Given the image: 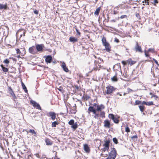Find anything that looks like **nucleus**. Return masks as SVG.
<instances>
[{
	"label": "nucleus",
	"instance_id": "1a4fd4ad",
	"mask_svg": "<svg viewBox=\"0 0 159 159\" xmlns=\"http://www.w3.org/2000/svg\"><path fill=\"white\" fill-rule=\"evenodd\" d=\"M96 107V112L98 111V112L102 111V110L104 109L105 107L102 104L97 105Z\"/></svg>",
	"mask_w": 159,
	"mask_h": 159
},
{
	"label": "nucleus",
	"instance_id": "6ab92c4d",
	"mask_svg": "<svg viewBox=\"0 0 159 159\" xmlns=\"http://www.w3.org/2000/svg\"><path fill=\"white\" fill-rule=\"evenodd\" d=\"M20 32H22L23 33V34H20V38L22 36V35H23V36H25V31L23 30V29H21L19 30L17 32V34H19V33Z\"/></svg>",
	"mask_w": 159,
	"mask_h": 159
},
{
	"label": "nucleus",
	"instance_id": "79ce46f5",
	"mask_svg": "<svg viewBox=\"0 0 159 159\" xmlns=\"http://www.w3.org/2000/svg\"><path fill=\"white\" fill-rule=\"evenodd\" d=\"M10 94L14 98H16V96L12 91L11 90V92Z\"/></svg>",
	"mask_w": 159,
	"mask_h": 159
},
{
	"label": "nucleus",
	"instance_id": "9b49d317",
	"mask_svg": "<svg viewBox=\"0 0 159 159\" xmlns=\"http://www.w3.org/2000/svg\"><path fill=\"white\" fill-rule=\"evenodd\" d=\"M61 67L64 71L66 72H68L69 70L67 67L66 63L64 62H62L61 63Z\"/></svg>",
	"mask_w": 159,
	"mask_h": 159
},
{
	"label": "nucleus",
	"instance_id": "0eeeda50",
	"mask_svg": "<svg viewBox=\"0 0 159 159\" xmlns=\"http://www.w3.org/2000/svg\"><path fill=\"white\" fill-rule=\"evenodd\" d=\"M106 93L107 94H109L111 93L114 90V88L111 86H108L107 88Z\"/></svg>",
	"mask_w": 159,
	"mask_h": 159
},
{
	"label": "nucleus",
	"instance_id": "f03ea898",
	"mask_svg": "<svg viewBox=\"0 0 159 159\" xmlns=\"http://www.w3.org/2000/svg\"><path fill=\"white\" fill-rule=\"evenodd\" d=\"M117 153L114 148H112L109 153V155L106 159H115L116 157Z\"/></svg>",
	"mask_w": 159,
	"mask_h": 159
},
{
	"label": "nucleus",
	"instance_id": "680f3d73",
	"mask_svg": "<svg viewBox=\"0 0 159 159\" xmlns=\"http://www.w3.org/2000/svg\"><path fill=\"white\" fill-rule=\"evenodd\" d=\"M93 106H97V104L96 103H94L93 104Z\"/></svg>",
	"mask_w": 159,
	"mask_h": 159
},
{
	"label": "nucleus",
	"instance_id": "49530a36",
	"mask_svg": "<svg viewBox=\"0 0 159 159\" xmlns=\"http://www.w3.org/2000/svg\"><path fill=\"white\" fill-rule=\"evenodd\" d=\"M45 62L47 64L50 63L52 62V60H45Z\"/></svg>",
	"mask_w": 159,
	"mask_h": 159
},
{
	"label": "nucleus",
	"instance_id": "a211bd4d",
	"mask_svg": "<svg viewBox=\"0 0 159 159\" xmlns=\"http://www.w3.org/2000/svg\"><path fill=\"white\" fill-rule=\"evenodd\" d=\"M46 144L48 145H51L52 144V142L49 139L47 138L45 140Z\"/></svg>",
	"mask_w": 159,
	"mask_h": 159
},
{
	"label": "nucleus",
	"instance_id": "c9c22d12",
	"mask_svg": "<svg viewBox=\"0 0 159 159\" xmlns=\"http://www.w3.org/2000/svg\"><path fill=\"white\" fill-rule=\"evenodd\" d=\"M52 58L51 56H48L46 57L45 60H52Z\"/></svg>",
	"mask_w": 159,
	"mask_h": 159
},
{
	"label": "nucleus",
	"instance_id": "338daca9",
	"mask_svg": "<svg viewBox=\"0 0 159 159\" xmlns=\"http://www.w3.org/2000/svg\"><path fill=\"white\" fill-rule=\"evenodd\" d=\"M125 93H124L123 95H124V96H125Z\"/></svg>",
	"mask_w": 159,
	"mask_h": 159
},
{
	"label": "nucleus",
	"instance_id": "f704fd0d",
	"mask_svg": "<svg viewBox=\"0 0 159 159\" xmlns=\"http://www.w3.org/2000/svg\"><path fill=\"white\" fill-rule=\"evenodd\" d=\"M74 120H71L68 122V124L70 125H72L74 123Z\"/></svg>",
	"mask_w": 159,
	"mask_h": 159
},
{
	"label": "nucleus",
	"instance_id": "ddd939ff",
	"mask_svg": "<svg viewBox=\"0 0 159 159\" xmlns=\"http://www.w3.org/2000/svg\"><path fill=\"white\" fill-rule=\"evenodd\" d=\"M29 52L32 54H35L36 52V51L35 50V47L34 46H33L29 48Z\"/></svg>",
	"mask_w": 159,
	"mask_h": 159
},
{
	"label": "nucleus",
	"instance_id": "3c124183",
	"mask_svg": "<svg viewBox=\"0 0 159 159\" xmlns=\"http://www.w3.org/2000/svg\"><path fill=\"white\" fill-rule=\"evenodd\" d=\"M17 58H18V59H19L20 58L22 59H24V57L23 56H22V57H21L20 56L18 55V56H17Z\"/></svg>",
	"mask_w": 159,
	"mask_h": 159
},
{
	"label": "nucleus",
	"instance_id": "6e6d98bb",
	"mask_svg": "<svg viewBox=\"0 0 159 159\" xmlns=\"http://www.w3.org/2000/svg\"><path fill=\"white\" fill-rule=\"evenodd\" d=\"M63 89L61 87H60L59 88H58V90L60 91H62Z\"/></svg>",
	"mask_w": 159,
	"mask_h": 159
},
{
	"label": "nucleus",
	"instance_id": "5fc2aeb1",
	"mask_svg": "<svg viewBox=\"0 0 159 159\" xmlns=\"http://www.w3.org/2000/svg\"><path fill=\"white\" fill-rule=\"evenodd\" d=\"M128 90L129 93L134 91H133L132 89H131L129 88L128 89Z\"/></svg>",
	"mask_w": 159,
	"mask_h": 159
},
{
	"label": "nucleus",
	"instance_id": "bf43d9fd",
	"mask_svg": "<svg viewBox=\"0 0 159 159\" xmlns=\"http://www.w3.org/2000/svg\"><path fill=\"white\" fill-rule=\"evenodd\" d=\"M85 97L86 99H88L89 98V96H86Z\"/></svg>",
	"mask_w": 159,
	"mask_h": 159
},
{
	"label": "nucleus",
	"instance_id": "8fccbe9b",
	"mask_svg": "<svg viewBox=\"0 0 159 159\" xmlns=\"http://www.w3.org/2000/svg\"><path fill=\"white\" fill-rule=\"evenodd\" d=\"M34 12L35 14L36 15H38L39 13L38 11L37 10L34 11Z\"/></svg>",
	"mask_w": 159,
	"mask_h": 159
},
{
	"label": "nucleus",
	"instance_id": "7c9ffc66",
	"mask_svg": "<svg viewBox=\"0 0 159 159\" xmlns=\"http://www.w3.org/2000/svg\"><path fill=\"white\" fill-rule=\"evenodd\" d=\"M149 94L151 95V98H154L155 99H157L158 98V96L157 95H154L151 92L149 93Z\"/></svg>",
	"mask_w": 159,
	"mask_h": 159
},
{
	"label": "nucleus",
	"instance_id": "a18cd8bd",
	"mask_svg": "<svg viewBox=\"0 0 159 159\" xmlns=\"http://www.w3.org/2000/svg\"><path fill=\"white\" fill-rule=\"evenodd\" d=\"M125 131L127 132H129L130 131V130L128 127H126L125 129Z\"/></svg>",
	"mask_w": 159,
	"mask_h": 159
},
{
	"label": "nucleus",
	"instance_id": "c756f323",
	"mask_svg": "<svg viewBox=\"0 0 159 159\" xmlns=\"http://www.w3.org/2000/svg\"><path fill=\"white\" fill-rule=\"evenodd\" d=\"M58 124V123L57 121H55L53 122L52 124V127H56V125Z\"/></svg>",
	"mask_w": 159,
	"mask_h": 159
},
{
	"label": "nucleus",
	"instance_id": "72a5a7b5",
	"mask_svg": "<svg viewBox=\"0 0 159 159\" xmlns=\"http://www.w3.org/2000/svg\"><path fill=\"white\" fill-rule=\"evenodd\" d=\"M113 141L114 143L116 144H117L118 143L117 139L116 138H114L113 139Z\"/></svg>",
	"mask_w": 159,
	"mask_h": 159
},
{
	"label": "nucleus",
	"instance_id": "052dcab7",
	"mask_svg": "<svg viewBox=\"0 0 159 159\" xmlns=\"http://www.w3.org/2000/svg\"><path fill=\"white\" fill-rule=\"evenodd\" d=\"M155 62V63L157 65H159L158 62L157 61V60H154Z\"/></svg>",
	"mask_w": 159,
	"mask_h": 159
},
{
	"label": "nucleus",
	"instance_id": "6e6552de",
	"mask_svg": "<svg viewBox=\"0 0 159 159\" xmlns=\"http://www.w3.org/2000/svg\"><path fill=\"white\" fill-rule=\"evenodd\" d=\"M36 48L37 51L38 52H42L43 49L44 47V45L43 44H36Z\"/></svg>",
	"mask_w": 159,
	"mask_h": 159
},
{
	"label": "nucleus",
	"instance_id": "c85d7f7f",
	"mask_svg": "<svg viewBox=\"0 0 159 159\" xmlns=\"http://www.w3.org/2000/svg\"><path fill=\"white\" fill-rule=\"evenodd\" d=\"M29 132L32 134H34V136H36V133L34 129H30L29 131Z\"/></svg>",
	"mask_w": 159,
	"mask_h": 159
},
{
	"label": "nucleus",
	"instance_id": "4468645a",
	"mask_svg": "<svg viewBox=\"0 0 159 159\" xmlns=\"http://www.w3.org/2000/svg\"><path fill=\"white\" fill-rule=\"evenodd\" d=\"M104 126L106 128H110V123L109 121L108 120H106L104 122Z\"/></svg>",
	"mask_w": 159,
	"mask_h": 159
},
{
	"label": "nucleus",
	"instance_id": "e433bc0d",
	"mask_svg": "<svg viewBox=\"0 0 159 159\" xmlns=\"http://www.w3.org/2000/svg\"><path fill=\"white\" fill-rule=\"evenodd\" d=\"M3 62L6 64L5 66H7V64L9 63V60H4L3 61Z\"/></svg>",
	"mask_w": 159,
	"mask_h": 159
},
{
	"label": "nucleus",
	"instance_id": "473e14b6",
	"mask_svg": "<svg viewBox=\"0 0 159 159\" xmlns=\"http://www.w3.org/2000/svg\"><path fill=\"white\" fill-rule=\"evenodd\" d=\"M111 80L113 81H116L117 80V78L116 76H114L111 78Z\"/></svg>",
	"mask_w": 159,
	"mask_h": 159
},
{
	"label": "nucleus",
	"instance_id": "774afa93",
	"mask_svg": "<svg viewBox=\"0 0 159 159\" xmlns=\"http://www.w3.org/2000/svg\"><path fill=\"white\" fill-rule=\"evenodd\" d=\"M28 63L30 64H31V63H29V62H28Z\"/></svg>",
	"mask_w": 159,
	"mask_h": 159
},
{
	"label": "nucleus",
	"instance_id": "cd10ccee",
	"mask_svg": "<svg viewBox=\"0 0 159 159\" xmlns=\"http://www.w3.org/2000/svg\"><path fill=\"white\" fill-rule=\"evenodd\" d=\"M20 51H21V56H23L26 53V51L25 49L23 48H20Z\"/></svg>",
	"mask_w": 159,
	"mask_h": 159
},
{
	"label": "nucleus",
	"instance_id": "7ed1b4c3",
	"mask_svg": "<svg viewBox=\"0 0 159 159\" xmlns=\"http://www.w3.org/2000/svg\"><path fill=\"white\" fill-rule=\"evenodd\" d=\"M102 41L103 45L105 47L106 50L107 52H109L111 50L110 44L106 41V38L104 37L103 38Z\"/></svg>",
	"mask_w": 159,
	"mask_h": 159
},
{
	"label": "nucleus",
	"instance_id": "a878e982",
	"mask_svg": "<svg viewBox=\"0 0 159 159\" xmlns=\"http://www.w3.org/2000/svg\"><path fill=\"white\" fill-rule=\"evenodd\" d=\"M100 11V7H99L98 8H97L95 11L94 12V14L95 15H98L99 14V13Z\"/></svg>",
	"mask_w": 159,
	"mask_h": 159
},
{
	"label": "nucleus",
	"instance_id": "dca6fc26",
	"mask_svg": "<svg viewBox=\"0 0 159 159\" xmlns=\"http://www.w3.org/2000/svg\"><path fill=\"white\" fill-rule=\"evenodd\" d=\"M141 104L145 105L147 106H151L153 105V102L152 101L146 102L145 101H143L142 102Z\"/></svg>",
	"mask_w": 159,
	"mask_h": 159
},
{
	"label": "nucleus",
	"instance_id": "5701e85b",
	"mask_svg": "<svg viewBox=\"0 0 159 159\" xmlns=\"http://www.w3.org/2000/svg\"><path fill=\"white\" fill-rule=\"evenodd\" d=\"M100 62H99V61H98L95 60L94 61V63L95 64L97 65V64H98V66H99V67H100L101 66V65H100V64H101V62H103V60H99ZM97 66V65L96 66Z\"/></svg>",
	"mask_w": 159,
	"mask_h": 159
},
{
	"label": "nucleus",
	"instance_id": "39448f33",
	"mask_svg": "<svg viewBox=\"0 0 159 159\" xmlns=\"http://www.w3.org/2000/svg\"><path fill=\"white\" fill-rule=\"evenodd\" d=\"M121 62L124 65L128 64L131 66L134 64L136 62V61L133 60H126V61H122Z\"/></svg>",
	"mask_w": 159,
	"mask_h": 159
},
{
	"label": "nucleus",
	"instance_id": "13d9d810",
	"mask_svg": "<svg viewBox=\"0 0 159 159\" xmlns=\"http://www.w3.org/2000/svg\"><path fill=\"white\" fill-rule=\"evenodd\" d=\"M154 2L155 3H158V2H157V0H154Z\"/></svg>",
	"mask_w": 159,
	"mask_h": 159
},
{
	"label": "nucleus",
	"instance_id": "c03bdc74",
	"mask_svg": "<svg viewBox=\"0 0 159 159\" xmlns=\"http://www.w3.org/2000/svg\"><path fill=\"white\" fill-rule=\"evenodd\" d=\"M16 52L17 53H20V55H21V51H20V49H16Z\"/></svg>",
	"mask_w": 159,
	"mask_h": 159
},
{
	"label": "nucleus",
	"instance_id": "20e7f679",
	"mask_svg": "<svg viewBox=\"0 0 159 159\" xmlns=\"http://www.w3.org/2000/svg\"><path fill=\"white\" fill-rule=\"evenodd\" d=\"M108 117L110 119H111L114 123L117 124L119 122V120L118 119L119 117L116 116H115L113 114H109L108 115Z\"/></svg>",
	"mask_w": 159,
	"mask_h": 159
},
{
	"label": "nucleus",
	"instance_id": "4c0bfd02",
	"mask_svg": "<svg viewBox=\"0 0 159 159\" xmlns=\"http://www.w3.org/2000/svg\"><path fill=\"white\" fill-rule=\"evenodd\" d=\"M145 55L146 57H148L149 56V52L148 51L145 50L144 51Z\"/></svg>",
	"mask_w": 159,
	"mask_h": 159
},
{
	"label": "nucleus",
	"instance_id": "4d7b16f0",
	"mask_svg": "<svg viewBox=\"0 0 159 159\" xmlns=\"http://www.w3.org/2000/svg\"><path fill=\"white\" fill-rule=\"evenodd\" d=\"M137 138V136L136 135H134V136H133L131 137V138H132V139H133V138Z\"/></svg>",
	"mask_w": 159,
	"mask_h": 159
},
{
	"label": "nucleus",
	"instance_id": "aec40b11",
	"mask_svg": "<svg viewBox=\"0 0 159 159\" xmlns=\"http://www.w3.org/2000/svg\"><path fill=\"white\" fill-rule=\"evenodd\" d=\"M99 113V117H101L102 118H104L105 117V112L104 111H102L98 112Z\"/></svg>",
	"mask_w": 159,
	"mask_h": 159
},
{
	"label": "nucleus",
	"instance_id": "393cba45",
	"mask_svg": "<svg viewBox=\"0 0 159 159\" xmlns=\"http://www.w3.org/2000/svg\"><path fill=\"white\" fill-rule=\"evenodd\" d=\"M1 67L2 69V70L4 72H7L8 71V69L7 68L4 67L3 66V65H1Z\"/></svg>",
	"mask_w": 159,
	"mask_h": 159
},
{
	"label": "nucleus",
	"instance_id": "f8f14e48",
	"mask_svg": "<svg viewBox=\"0 0 159 159\" xmlns=\"http://www.w3.org/2000/svg\"><path fill=\"white\" fill-rule=\"evenodd\" d=\"M47 116L50 117L52 120H54L56 118V113L54 112H49L48 113Z\"/></svg>",
	"mask_w": 159,
	"mask_h": 159
},
{
	"label": "nucleus",
	"instance_id": "37998d69",
	"mask_svg": "<svg viewBox=\"0 0 159 159\" xmlns=\"http://www.w3.org/2000/svg\"><path fill=\"white\" fill-rule=\"evenodd\" d=\"M75 30H76V32H77V35H79V36H80V32L79 31V30L77 29V28H76Z\"/></svg>",
	"mask_w": 159,
	"mask_h": 159
},
{
	"label": "nucleus",
	"instance_id": "f257e3e1",
	"mask_svg": "<svg viewBox=\"0 0 159 159\" xmlns=\"http://www.w3.org/2000/svg\"><path fill=\"white\" fill-rule=\"evenodd\" d=\"M91 112H92L95 115L93 116V117L95 119H98L99 117V113H97L96 109L94 107L92 106H90L89 107L88 109V112L89 114H90Z\"/></svg>",
	"mask_w": 159,
	"mask_h": 159
},
{
	"label": "nucleus",
	"instance_id": "ea45409f",
	"mask_svg": "<svg viewBox=\"0 0 159 159\" xmlns=\"http://www.w3.org/2000/svg\"><path fill=\"white\" fill-rule=\"evenodd\" d=\"M148 52H154V49L152 48H150L148 49Z\"/></svg>",
	"mask_w": 159,
	"mask_h": 159
},
{
	"label": "nucleus",
	"instance_id": "412c9836",
	"mask_svg": "<svg viewBox=\"0 0 159 159\" xmlns=\"http://www.w3.org/2000/svg\"><path fill=\"white\" fill-rule=\"evenodd\" d=\"M110 141L109 140H106L104 141V144H103V146L109 147V144Z\"/></svg>",
	"mask_w": 159,
	"mask_h": 159
},
{
	"label": "nucleus",
	"instance_id": "603ef678",
	"mask_svg": "<svg viewBox=\"0 0 159 159\" xmlns=\"http://www.w3.org/2000/svg\"><path fill=\"white\" fill-rule=\"evenodd\" d=\"M126 16L125 15H123L121 16L120 18L123 19L124 18L126 17Z\"/></svg>",
	"mask_w": 159,
	"mask_h": 159
},
{
	"label": "nucleus",
	"instance_id": "de8ad7c7",
	"mask_svg": "<svg viewBox=\"0 0 159 159\" xmlns=\"http://www.w3.org/2000/svg\"><path fill=\"white\" fill-rule=\"evenodd\" d=\"M142 2L143 3H144V2L147 5H149V2H148V1H143Z\"/></svg>",
	"mask_w": 159,
	"mask_h": 159
},
{
	"label": "nucleus",
	"instance_id": "2f4dec72",
	"mask_svg": "<svg viewBox=\"0 0 159 159\" xmlns=\"http://www.w3.org/2000/svg\"><path fill=\"white\" fill-rule=\"evenodd\" d=\"M139 107L140 111L141 112H143L144 111V107L142 105H140L139 106Z\"/></svg>",
	"mask_w": 159,
	"mask_h": 159
},
{
	"label": "nucleus",
	"instance_id": "09e8293b",
	"mask_svg": "<svg viewBox=\"0 0 159 159\" xmlns=\"http://www.w3.org/2000/svg\"><path fill=\"white\" fill-rule=\"evenodd\" d=\"M114 41L117 43H119V39L116 38L115 39Z\"/></svg>",
	"mask_w": 159,
	"mask_h": 159
},
{
	"label": "nucleus",
	"instance_id": "0e129e2a",
	"mask_svg": "<svg viewBox=\"0 0 159 159\" xmlns=\"http://www.w3.org/2000/svg\"><path fill=\"white\" fill-rule=\"evenodd\" d=\"M52 62L54 64H55V63H56V61H53Z\"/></svg>",
	"mask_w": 159,
	"mask_h": 159
},
{
	"label": "nucleus",
	"instance_id": "bb28decb",
	"mask_svg": "<svg viewBox=\"0 0 159 159\" xmlns=\"http://www.w3.org/2000/svg\"><path fill=\"white\" fill-rule=\"evenodd\" d=\"M71 128L74 129H76L77 128V122H75L74 123L73 125H72Z\"/></svg>",
	"mask_w": 159,
	"mask_h": 159
},
{
	"label": "nucleus",
	"instance_id": "864d4df0",
	"mask_svg": "<svg viewBox=\"0 0 159 159\" xmlns=\"http://www.w3.org/2000/svg\"><path fill=\"white\" fill-rule=\"evenodd\" d=\"M35 155L36 156L38 157V158H40V155H39V154H38V153H36L35 154Z\"/></svg>",
	"mask_w": 159,
	"mask_h": 159
},
{
	"label": "nucleus",
	"instance_id": "2eb2a0df",
	"mask_svg": "<svg viewBox=\"0 0 159 159\" xmlns=\"http://www.w3.org/2000/svg\"><path fill=\"white\" fill-rule=\"evenodd\" d=\"M69 40L70 42H72L73 43L77 42L78 40L77 38L73 37H70L69 38Z\"/></svg>",
	"mask_w": 159,
	"mask_h": 159
},
{
	"label": "nucleus",
	"instance_id": "f3484780",
	"mask_svg": "<svg viewBox=\"0 0 159 159\" xmlns=\"http://www.w3.org/2000/svg\"><path fill=\"white\" fill-rule=\"evenodd\" d=\"M84 150L87 152H90V149L87 144H84Z\"/></svg>",
	"mask_w": 159,
	"mask_h": 159
},
{
	"label": "nucleus",
	"instance_id": "9d476101",
	"mask_svg": "<svg viewBox=\"0 0 159 159\" xmlns=\"http://www.w3.org/2000/svg\"><path fill=\"white\" fill-rule=\"evenodd\" d=\"M134 50L136 52H139L140 53L143 52L141 47L139 45L137 42H136V46L134 47Z\"/></svg>",
	"mask_w": 159,
	"mask_h": 159
},
{
	"label": "nucleus",
	"instance_id": "4be33fe9",
	"mask_svg": "<svg viewBox=\"0 0 159 159\" xmlns=\"http://www.w3.org/2000/svg\"><path fill=\"white\" fill-rule=\"evenodd\" d=\"M7 8V5L6 4L3 5L0 4V9H6Z\"/></svg>",
	"mask_w": 159,
	"mask_h": 159
},
{
	"label": "nucleus",
	"instance_id": "423d86ee",
	"mask_svg": "<svg viewBox=\"0 0 159 159\" xmlns=\"http://www.w3.org/2000/svg\"><path fill=\"white\" fill-rule=\"evenodd\" d=\"M30 102L34 107H35L36 109H39L40 110H41V108L40 105L35 101L31 100L30 101Z\"/></svg>",
	"mask_w": 159,
	"mask_h": 159
},
{
	"label": "nucleus",
	"instance_id": "a19ab883",
	"mask_svg": "<svg viewBox=\"0 0 159 159\" xmlns=\"http://www.w3.org/2000/svg\"><path fill=\"white\" fill-rule=\"evenodd\" d=\"M103 148V151H108L109 149V147H106L105 146Z\"/></svg>",
	"mask_w": 159,
	"mask_h": 159
},
{
	"label": "nucleus",
	"instance_id": "58836bf2",
	"mask_svg": "<svg viewBox=\"0 0 159 159\" xmlns=\"http://www.w3.org/2000/svg\"><path fill=\"white\" fill-rule=\"evenodd\" d=\"M142 102H141V101L139 100H136L135 101V103L136 105H139L140 104H141Z\"/></svg>",
	"mask_w": 159,
	"mask_h": 159
},
{
	"label": "nucleus",
	"instance_id": "e2e57ef3",
	"mask_svg": "<svg viewBox=\"0 0 159 159\" xmlns=\"http://www.w3.org/2000/svg\"><path fill=\"white\" fill-rule=\"evenodd\" d=\"M116 95H119L120 96H121V94H120L119 93H116Z\"/></svg>",
	"mask_w": 159,
	"mask_h": 159
},
{
	"label": "nucleus",
	"instance_id": "69168bd1",
	"mask_svg": "<svg viewBox=\"0 0 159 159\" xmlns=\"http://www.w3.org/2000/svg\"><path fill=\"white\" fill-rule=\"evenodd\" d=\"M144 1H148L149 0H144Z\"/></svg>",
	"mask_w": 159,
	"mask_h": 159
},
{
	"label": "nucleus",
	"instance_id": "b1692460",
	"mask_svg": "<svg viewBox=\"0 0 159 159\" xmlns=\"http://www.w3.org/2000/svg\"><path fill=\"white\" fill-rule=\"evenodd\" d=\"M21 85L22 86V88L24 90L25 92V93H27V90L26 89V86H25V85L24 84V83L21 81Z\"/></svg>",
	"mask_w": 159,
	"mask_h": 159
}]
</instances>
